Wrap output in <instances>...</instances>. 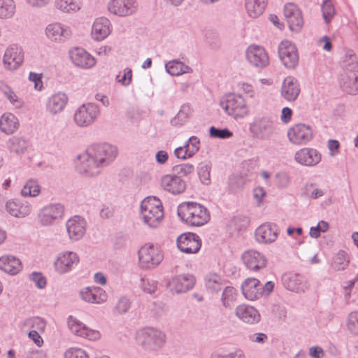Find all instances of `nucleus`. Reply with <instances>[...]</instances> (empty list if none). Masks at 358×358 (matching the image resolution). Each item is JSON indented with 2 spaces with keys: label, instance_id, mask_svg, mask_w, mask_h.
<instances>
[{
  "label": "nucleus",
  "instance_id": "obj_1",
  "mask_svg": "<svg viewBox=\"0 0 358 358\" xmlns=\"http://www.w3.org/2000/svg\"><path fill=\"white\" fill-rule=\"evenodd\" d=\"M178 215L186 224L201 227L210 219V215L204 206L193 201L181 203L177 209Z\"/></svg>",
  "mask_w": 358,
  "mask_h": 358
},
{
  "label": "nucleus",
  "instance_id": "obj_2",
  "mask_svg": "<svg viewBox=\"0 0 358 358\" xmlns=\"http://www.w3.org/2000/svg\"><path fill=\"white\" fill-rule=\"evenodd\" d=\"M136 341L144 351L157 352L165 345L166 335L159 329L145 327L136 332Z\"/></svg>",
  "mask_w": 358,
  "mask_h": 358
},
{
  "label": "nucleus",
  "instance_id": "obj_3",
  "mask_svg": "<svg viewBox=\"0 0 358 358\" xmlns=\"http://www.w3.org/2000/svg\"><path fill=\"white\" fill-rule=\"evenodd\" d=\"M140 215L143 222L150 228H157L164 219L162 201L155 196H148L141 203Z\"/></svg>",
  "mask_w": 358,
  "mask_h": 358
},
{
  "label": "nucleus",
  "instance_id": "obj_4",
  "mask_svg": "<svg viewBox=\"0 0 358 358\" xmlns=\"http://www.w3.org/2000/svg\"><path fill=\"white\" fill-rule=\"evenodd\" d=\"M220 106L236 120L243 119L250 113L246 100L239 94H226L220 101Z\"/></svg>",
  "mask_w": 358,
  "mask_h": 358
},
{
  "label": "nucleus",
  "instance_id": "obj_5",
  "mask_svg": "<svg viewBox=\"0 0 358 358\" xmlns=\"http://www.w3.org/2000/svg\"><path fill=\"white\" fill-rule=\"evenodd\" d=\"M249 131L257 139L266 141L275 134L276 125L275 121L269 116H262L255 118L250 124Z\"/></svg>",
  "mask_w": 358,
  "mask_h": 358
},
{
  "label": "nucleus",
  "instance_id": "obj_6",
  "mask_svg": "<svg viewBox=\"0 0 358 358\" xmlns=\"http://www.w3.org/2000/svg\"><path fill=\"white\" fill-rule=\"evenodd\" d=\"M163 259V252L157 245L147 243L138 250L139 264L143 268H154L161 264Z\"/></svg>",
  "mask_w": 358,
  "mask_h": 358
},
{
  "label": "nucleus",
  "instance_id": "obj_7",
  "mask_svg": "<svg viewBox=\"0 0 358 358\" xmlns=\"http://www.w3.org/2000/svg\"><path fill=\"white\" fill-rule=\"evenodd\" d=\"M100 115L99 106L92 102L80 105L73 114V121L79 127H87L94 124Z\"/></svg>",
  "mask_w": 358,
  "mask_h": 358
},
{
  "label": "nucleus",
  "instance_id": "obj_8",
  "mask_svg": "<svg viewBox=\"0 0 358 358\" xmlns=\"http://www.w3.org/2000/svg\"><path fill=\"white\" fill-rule=\"evenodd\" d=\"M139 4L137 0H109L107 10L120 17L132 16L137 13Z\"/></svg>",
  "mask_w": 358,
  "mask_h": 358
},
{
  "label": "nucleus",
  "instance_id": "obj_9",
  "mask_svg": "<svg viewBox=\"0 0 358 358\" xmlns=\"http://www.w3.org/2000/svg\"><path fill=\"white\" fill-rule=\"evenodd\" d=\"M88 150L102 168L114 161L117 155V148L108 143L93 145Z\"/></svg>",
  "mask_w": 358,
  "mask_h": 358
},
{
  "label": "nucleus",
  "instance_id": "obj_10",
  "mask_svg": "<svg viewBox=\"0 0 358 358\" xmlns=\"http://www.w3.org/2000/svg\"><path fill=\"white\" fill-rule=\"evenodd\" d=\"M64 206L59 203H53L43 206L38 214V220L42 226H50L62 219Z\"/></svg>",
  "mask_w": 358,
  "mask_h": 358
},
{
  "label": "nucleus",
  "instance_id": "obj_11",
  "mask_svg": "<svg viewBox=\"0 0 358 358\" xmlns=\"http://www.w3.org/2000/svg\"><path fill=\"white\" fill-rule=\"evenodd\" d=\"M278 55L287 69H294L299 64V53L296 45L289 41H282L278 45Z\"/></svg>",
  "mask_w": 358,
  "mask_h": 358
},
{
  "label": "nucleus",
  "instance_id": "obj_12",
  "mask_svg": "<svg viewBox=\"0 0 358 358\" xmlns=\"http://www.w3.org/2000/svg\"><path fill=\"white\" fill-rule=\"evenodd\" d=\"M287 138L292 144L306 145L313 139V131L308 124H296L287 130Z\"/></svg>",
  "mask_w": 358,
  "mask_h": 358
},
{
  "label": "nucleus",
  "instance_id": "obj_13",
  "mask_svg": "<svg viewBox=\"0 0 358 358\" xmlns=\"http://www.w3.org/2000/svg\"><path fill=\"white\" fill-rule=\"evenodd\" d=\"M76 167L80 173L88 177L100 174L102 169L88 149L78 156Z\"/></svg>",
  "mask_w": 358,
  "mask_h": 358
},
{
  "label": "nucleus",
  "instance_id": "obj_14",
  "mask_svg": "<svg viewBox=\"0 0 358 358\" xmlns=\"http://www.w3.org/2000/svg\"><path fill=\"white\" fill-rule=\"evenodd\" d=\"M247 61L254 67L263 69L269 64L268 55L261 45H250L245 51Z\"/></svg>",
  "mask_w": 358,
  "mask_h": 358
},
{
  "label": "nucleus",
  "instance_id": "obj_15",
  "mask_svg": "<svg viewBox=\"0 0 358 358\" xmlns=\"http://www.w3.org/2000/svg\"><path fill=\"white\" fill-rule=\"evenodd\" d=\"M279 233L280 229L276 224L265 222L256 229L255 240L261 244H271L277 240Z\"/></svg>",
  "mask_w": 358,
  "mask_h": 358
},
{
  "label": "nucleus",
  "instance_id": "obj_16",
  "mask_svg": "<svg viewBox=\"0 0 358 358\" xmlns=\"http://www.w3.org/2000/svg\"><path fill=\"white\" fill-rule=\"evenodd\" d=\"M24 62V51L22 48L16 45H13L6 48L3 64L6 69L15 71L22 66Z\"/></svg>",
  "mask_w": 358,
  "mask_h": 358
},
{
  "label": "nucleus",
  "instance_id": "obj_17",
  "mask_svg": "<svg viewBox=\"0 0 358 358\" xmlns=\"http://www.w3.org/2000/svg\"><path fill=\"white\" fill-rule=\"evenodd\" d=\"M195 278L191 274H181L172 277L167 282V288L172 294H181L193 288Z\"/></svg>",
  "mask_w": 358,
  "mask_h": 358
},
{
  "label": "nucleus",
  "instance_id": "obj_18",
  "mask_svg": "<svg viewBox=\"0 0 358 358\" xmlns=\"http://www.w3.org/2000/svg\"><path fill=\"white\" fill-rule=\"evenodd\" d=\"M71 62L77 67L83 69H90L96 63V59L85 49L73 48L69 52Z\"/></svg>",
  "mask_w": 358,
  "mask_h": 358
},
{
  "label": "nucleus",
  "instance_id": "obj_19",
  "mask_svg": "<svg viewBox=\"0 0 358 358\" xmlns=\"http://www.w3.org/2000/svg\"><path fill=\"white\" fill-rule=\"evenodd\" d=\"M45 34L50 41L62 43L71 37L72 31L70 27L60 22H55L46 26Z\"/></svg>",
  "mask_w": 358,
  "mask_h": 358
},
{
  "label": "nucleus",
  "instance_id": "obj_20",
  "mask_svg": "<svg viewBox=\"0 0 358 358\" xmlns=\"http://www.w3.org/2000/svg\"><path fill=\"white\" fill-rule=\"evenodd\" d=\"M68 326L70 331L77 336L90 341H96L100 338L101 334L99 331L90 329L84 323L73 316L69 317Z\"/></svg>",
  "mask_w": 358,
  "mask_h": 358
},
{
  "label": "nucleus",
  "instance_id": "obj_21",
  "mask_svg": "<svg viewBox=\"0 0 358 358\" xmlns=\"http://www.w3.org/2000/svg\"><path fill=\"white\" fill-rule=\"evenodd\" d=\"M177 245L180 251L187 254H194L200 250L201 240L196 234L186 233L178 236Z\"/></svg>",
  "mask_w": 358,
  "mask_h": 358
},
{
  "label": "nucleus",
  "instance_id": "obj_22",
  "mask_svg": "<svg viewBox=\"0 0 358 358\" xmlns=\"http://www.w3.org/2000/svg\"><path fill=\"white\" fill-rule=\"evenodd\" d=\"M161 187L173 195L180 194L186 189V182L176 174H166L160 180Z\"/></svg>",
  "mask_w": 358,
  "mask_h": 358
},
{
  "label": "nucleus",
  "instance_id": "obj_23",
  "mask_svg": "<svg viewBox=\"0 0 358 358\" xmlns=\"http://www.w3.org/2000/svg\"><path fill=\"white\" fill-rule=\"evenodd\" d=\"M284 15L290 30L299 31L303 25L301 11L296 5L288 3L284 6Z\"/></svg>",
  "mask_w": 358,
  "mask_h": 358
},
{
  "label": "nucleus",
  "instance_id": "obj_24",
  "mask_svg": "<svg viewBox=\"0 0 358 358\" xmlns=\"http://www.w3.org/2000/svg\"><path fill=\"white\" fill-rule=\"evenodd\" d=\"M78 255L73 252H64L58 255L54 265L59 273L71 271L79 262Z\"/></svg>",
  "mask_w": 358,
  "mask_h": 358
},
{
  "label": "nucleus",
  "instance_id": "obj_25",
  "mask_svg": "<svg viewBox=\"0 0 358 358\" xmlns=\"http://www.w3.org/2000/svg\"><path fill=\"white\" fill-rule=\"evenodd\" d=\"M296 162L303 166H315L322 160L321 153L313 148H303L296 152L294 155Z\"/></svg>",
  "mask_w": 358,
  "mask_h": 358
},
{
  "label": "nucleus",
  "instance_id": "obj_26",
  "mask_svg": "<svg viewBox=\"0 0 358 358\" xmlns=\"http://www.w3.org/2000/svg\"><path fill=\"white\" fill-rule=\"evenodd\" d=\"M79 296L85 302L101 304L108 299L106 292L99 287H86L80 289Z\"/></svg>",
  "mask_w": 358,
  "mask_h": 358
},
{
  "label": "nucleus",
  "instance_id": "obj_27",
  "mask_svg": "<svg viewBox=\"0 0 358 358\" xmlns=\"http://www.w3.org/2000/svg\"><path fill=\"white\" fill-rule=\"evenodd\" d=\"M242 259L245 266L253 271H257L265 268L267 264L266 257L254 250L245 251L242 255Z\"/></svg>",
  "mask_w": 358,
  "mask_h": 358
},
{
  "label": "nucleus",
  "instance_id": "obj_28",
  "mask_svg": "<svg viewBox=\"0 0 358 358\" xmlns=\"http://www.w3.org/2000/svg\"><path fill=\"white\" fill-rule=\"evenodd\" d=\"M6 210L12 216L23 218L31 213V205L25 200L15 199L6 202Z\"/></svg>",
  "mask_w": 358,
  "mask_h": 358
},
{
  "label": "nucleus",
  "instance_id": "obj_29",
  "mask_svg": "<svg viewBox=\"0 0 358 358\" xmlns=\"http://www.w3.org/2000/svg\"><path fill=\"white\" fill-rule=\"evenodd\" d=\"M66 231L72 241L81 239L86 231V222L80 216H73L66 222Z\"/></svg>",
  "mask_w": 358,
  "mask_h": 358
},
{
  "label": "nucleus",
  "instance_id": "obj_30",
  "mask_svg": "<svg viewBox=\"0 0 358 358\" xmlns=\"http://www.w3.org/2000/svg\"><path fill=\"white\" fill-rule=\"evenodd\" d=\"M112 31L110 21L105 17L96 18L92 27L91 36L93 40L101 41L105 39Z\"/></svg>",
  "mask_w": 358,
  "mask_h": 358
},
{
  "label": "nucleus",
  "instance_id": "obj_31",
  "mask_svg": "<svg viewBox=\"0 0 358 358\" xmlns=\"http://www.w3.org/2000/svg\"><path fill=\"white\" fill-rule=\"evenodd\" d=\"M301 92L300 85L293 76L286 77L282 83L281 96L287 101H294Z\"/></svg>",
  "mask_w": 358,
  "mask_h": 358
},
{
  "label": "nucleus",
  "instance_id": "obj_32",
  "mask_svg": "<svg viewBox=\"0 0 358 358\" xmlns=\"http://www.w3.org/2000/svg\"><path fill=\"white\" fill-rule=\"evenodd\" d=\"M18 117L10 112H5L0 116V131L6 135L15 134L20 128Z\"/></svg>",
  "mask_w": 358,
  "mask_h": 358
},
{
  "label": "nucleus",
  "instance_id": "obj_33",
  "mask_svg": "<svg viewBox=\"0 0 358 358\" xmlns=\"http://www.w3.org/2000/svg\"><path fill=\"white\" fill-rule=\"evenodd\" d=\"M236 316L248 324H256L260 320V314L253 306L241 304L235 309Z\"/></svg>",
  "mask_w": 358,
  "mask_h": 358
},
{
  "label": "nucleus",
  "instance_id": "obj_34",
  "mask_svg": "<svg viewBox=\"0 0 358 358\" xmlns=\"http://www.w3.org/2000/svg\"><path fill=\"white\" fill-rule=\"evenodd\" d=\"M67 103V95L63 92H57L48 99L45 106L46 110L51 115H55L64 110Z\"/></svg>",
  "mask_w": 358,
  "mask_h": 358
},
{
  "label": "nucleus",
  "instance_id": "obj_35",
  "mask_svg": "<svg viewBox=\"0 0 358 358\" xmlns=\"http://www.w3.org/2000/svg\"><path fill=\"white\" fill-rule=\"evenodd\" d=\"M241 288L244 296L253 301L262 294L263 285L256 278H248L242 284Z\"/></svg>",
  "mask_w": 358,
  "mask_h": 358
},
{
  "label": "nucleus",
  "instance_id": "obj_36",
  "mask_svg": "<svg viewBox=\"0 0 358 358\" xmlns=\"http://www.w3.org/2000/svg\"><path fill=\"white\" fill-rule=\"evenodd\" d=\"M284 287L292 292H299L304 290V278L295 273H285L282 277Z\"/></svg>",
  "mask_w": 358,
  "mask_h": 358
},
{
  "label": "nucleus",
  "instance_id": "obj_37",
  "mask_svg": "<svg viewBox=\"0 0 358 358\" xmlns=\"http://www.w3.org/2000/svg\"><path fill=\"white\" fill-rule=\"evenodd\" d=\"M340 84L347 93L357 94L358 92V71L343 73L341 76Z\"/></svg>",
  "mask_w": 358,
  "mask_h": 358
},
{
  "label": "nucleus",
  "instance_id": "obj_38",
  "mask_svg": "<svg viewBox=\"0 0 358 358\" xmlns=\"http://www.w3.org/2000/svg\"><path fill=\"white\" fill-rule=\"evenodd\" d=\"M0 269L6 273L15 275L22 269V264L14 256L3 255L0 257Z\"/></svg>",
  "mask_w": 358,
  "mask_h": 358
},
{
  "label": "nucleus",
  "instance_id": "obj_39",
  "mask_svg": "<svg viewBox=\"0 0 358 358\" xmlns=\"http://www.w3.org/2000/svg\"><path fill=\"white\" fill-rule=\"evenodd\" d=\"M0 92L14 108L20 109L24 106V101L16 94L11 87L3 82H0Z\"/></svg>",
  "mask_w": 358,
  "mask_h": 358
},
{
  "label": "nucleus",
  "instance_id": "obj_40",
  "mask_svg": "<svg viewBox=\"0 0 358 358\" xmlns=\"http://www.w3.org/2000/svg\"><path fill=\"white\" fill-rule=\"evenodd\" d=\"M165 69L166 71L172 76H179L185 73H191L193 72L190 66L178 59L168 62L165 64Z\"/></svg>",
  "mask_w": 358,
  "mask_h": 358
},
{
  "label": "nucleus",
  "instance_id": "obj_41",
  "mask_svg": "<svg viewBox=\"0 0 358 358\" xmlns=\"http://www.w3.org/2000/svg\"><path fill=\"white\" fill-rule=\"evenodd\" d=\"M266 6L264 0H245V8L248 15L252 18L260 16Z\"/></svg>",
  "mask_w": 358,
  "mask_h": 358
},
{
  "label": "nucleus",
  "instance_id": "obj_42",
  "mask_svg": "<svg viewBox=\"0 0 358 358\" xmlns=\"http://www.w3.org/2000/svg\"><path fill=\"white\" fill-rule=\"evenodd\" d=\"M56 9L64 13H72L78 11L82 6L81 0H55Z\"/></svg>",
  "mask_w": 358,
  "mask_h": 358
},
{
  "label": "nucleus",
  "instance_id": "obj_43",
  "mask_svg": "<svg viewBox=\"0 0 358 358\" xmlns=\"http://www.w3.org/2000/svg\"><path fill=\"white\" fill-rule=\"evenodd\" d=\"M46 325V321L43 318L35 316L25 319L22 322V327L23 329H31L30 331L43 333Z\"/></svg>",
  "mask_w": 358,
  "mask_h": 358
},
{
  "label": "nucleus",
  "instance_id": "obj_44",
  "mask_svg": "<svg viewBox=\"0 0 358 358\" xmlns=\"http://www.w3.org/2000/svg\"><path fill=\"white\" fill-rule=\"evenodd\" d=\"M205 287L211 292H217L222 288L224 280L216 273H209L204 278Z\"/></svg>",
  "mask_w": 358,
  "mask_h": 358
},
{
  "label": "nucleus",
  "instance_id": "obj_45",
  "mask_svg": "<svg viewBox=\"0 0 358 358\" xmlns=\"http://www.w3.org/2000/svg\"><path fill=\"white\" fill-rule=\"evenodd\" d=\"M192 110L189 104H183L176 116L171 120V123L174 127L184 125L192 115Z\"/></svg>",
  "mask_w": 358,
  "mask_h": 358
},
{
  "label": "nucleus",
  "instance_id": "obj_46",
  "mask_svg": "<svg viewBox=\"0 0 358 358\" xmlns=\"http://www.w3.org/2000/svg\"><path fill=\"white\" fill-rule=\"evenodd\" d=\"M16 4L14 0H0V19L9 20L14 17Z\"/></svg>",
  "mask_w": 358,
  "mask_h": 358
},
{
  "label": "nucleus",
  "instance_id": "obj_47",
  "mask_svg": "<svg viewBox=\"0 0 358 358\" xmlns=\"http://www.w3.org/2000/svg\"><path fill=\"white\" fill-rule=\"evenodd\" d=\"M21 195L24 197H36L41 193L38 182L33 178L29 179L21 189Z\"/></svg>",
  "mask_w": 358,
  "mask_h": 358
},
{
  "label": "nucleus",
  "instance_id": "obj_48",
  "mask_svg": "<svg viewBox=\"0 0 358 358\" xmlns=\"http://www.w3.org/2000/svg\"><path fill=\"white\" fill-rule=\"evenodd\" d=\"M341 64L345 72L358 71L357 58L352 50L346 52L342 59Z\"/></svg>",
  "mask_w": 358,
  "mask_h": 358
},
{
  "label": "nucleus",
  "instance_id": "obj_49",
  "mask_svg": "<svg viewBox=\"0 0 358 358\" xmlns=\"http://www.w3.org/2000/svg\"><path fill=\"white\" fill-rule=\"evenodd\" d=\"M349 262L348 254L343 250H340L333 257L331 266L336 271H343L348 266Z\"/></svg>",
  "mask_w": 358,
  "mask_h": 358
},
{
  "label": "nucleus",
  "instance_id": "obj_50",
  "mask_svg": "<svg viewBox=\"0 0 358 358\" xmlns=\"http://www.w3.org/2000/svg\"><path fill=\"white\" fill-rule=\"evenodd\" d=\"M8 148L11 152L16 154L23 153L27 146V141L19 137H13L8 141Z\"/></svg>",
  "mask_w": 358,
  "mask_h": 358
},
{
  "label": "nucleus",
  "instance_id": "obj_51",
  "mask_svg": "<svg viewBox=\"0 0 358 358\" xmlns=\"http://www.w3.org/2000/svg\"><path fill=\"white\" fill-rule=\"evenodd\" d=\"M237 292L234 287L231 286L226 287L222 294L221 301L224 307H231L236 300Z\"/></svg>",
  "mask_w": 358,
  "mask_h": 358
},
{
  "label": "nucleus",
  "instance_id": "obj_52",
  "mask_svg": "<svg viewBox=\"0 0 358 358\" xmlns=\"http://www.w3.org/2000/svg\"><path fill=\"white\" fill-rule=\"evenodd\" d=\"M211 164L210 162H201L198 168V175L201 182L204 185L210 182Z\"/></svg>",
  "mask_w": 358,
  "mask_h": 358
},
{
  "label": "nucleus",
  "instance_id": "obj_53",
  "mask_svg": "<svg viewBox=\"0 0 358 358\" xmlns=\"http://www.w3.org/2000/svg\"><path fill=\"white\" fill-rule=\"evenodd\" d=\"M139 286L144 292L151 294L156 292L158 282L152 278L143 277L140 280Z\"/></svg>",
  "mask_w": 358,
  "mask_h": 358
},
{
  "label": "nucleus",
  "instance_id": "obj_54",
  "mask_svg": "<svg viewBox=\"0 0 358 358\" xmlns=\"http://www.w3.org/2000/svg\"><path fill=\"white\" fill-rule=\"evenodd\" d=\"M131 301L127 297L122 296L117 300L113 310L117 315L125 314L131 308Z\"/></svg>",
  "mask_w": 358,
  "mask_h": 358
},
{
  "label": "nucleus",
  "instance_id": "obj_55",
  "mask_svg": "<svg viewBox=\"0 0 358 358\" xmlns=\"http://www.w3.org/2000/svg\"><path fill=\"white\" fill-rule=\"evenodd\" d=\"M322 16L326 22L329 23L335 15V8L331 0H324L322 5Z\"/></svg>",
  "mask_w": 358,
  "mask_h": 358
},
{
  "label": "nucleus",
  "instance_id": "obj_56",
  "mask_svg": "<svg viewBox=\"0 0 358 358\" xmlns=\"http://www.w3.org/2000/svg\"><path fill=\"white\" fill-rule=\"evenodd\" d=\"M64 358H90L87 352L80 348H70L64 353Z\"/></svg>",
  "mask_w": 358,
  "mask_h": 358
},
{
  "label": "nucleus",
  "instance_id": "obj_57",
  "mask_svg": "<svg viewBox=\"0 0 358 358\" xmlns=\"http://www.w3.org/2000/svg\"><path fill=\"white\" fill-rule=\"evenodd\" d=\"M306 189L309 196L314 199L322 197L325 194L324 189L320 187V186L315 183L306 185Z\"/></svg>",
  "mask_w": 358,
  "mask_h": 358
},
{
  "label": "nucleus",
  "instance_id": "obj_58",
  "mask_svg": "<svg viewBox=\"0 0 358 358\" xmlns=\"http://www.w3.org/2000/svg\"><path fill=\"white\" fill-rule=\"evenodd\" d=\"M200 140L195 136H192L185 142V145L189 152V155L192 157L199 150Z\"/></svg>",
  "mask_w": 358,
  "mask_h": 358
},
{
  "label": "nucleus",
  "instance_id": "obj_59",
  "mask_svg": "<svg viewBox=\"0 0 358 358\" xmlns=\"http://www.w3.org/2000/svg\"><path fill=\"white\" fill-rule=\"evenodd\" d=\"M347 327L353 334H358V312L354 311L349 314L347 319Z\"/></svg>",
  "mask_w": 358,
  "mask_h": 358
},
{
  "label": "nucleus",
  "instance_id": "obj_60",
  "mask_svg": "<svg viewBox=\"0 0 358 358\" xmlns=\"http://www.w3.org/2000/svg\"><path fill=\"white\" fill-rule=\"evenodd\" d=\"M209 131L210 136L213 138L225 139L233 136L232 132L227 129H217L215 127H211Z\"/></svg>",
  "mask_w": 358,
  "mask_h": 358
},
{
  "label": "nucleus",
  "instance_id": "obj_61",
  "mask_svg": "<svg viewBox=\"0 0 358 358\" xmlns=\"http://www.w3.org/2000/svg\"><path fill=\"white\" fill-rule=\"evenodd\" d=\"M118 83H121L123 86H128L132 81V70L129 68H126L122 71V76L121 73L116 77Z\"/></svg>",
  "mask_w": 358,
  "mask_h": 358
},
{
  "label": "nucleus",
  "instance_id": "obj_62",
  "mask_svg": "<svg viewBox=\"0 0 358 358\" xmlns=\"http://www.w3.org/2000/svg\"><path fill=\"white\" fill-rule=\"evenodd\" d=\"M42 78V73L34 72H30L28 77L29 80L34 83V89L38 91H41L43 87Z\"/></svg>",
  "mask_w": 358,
  "mask_h": 358
},
{
  "label": "nucleus",
  "instance_id": "obj_63",
  "mask_svg": "<svg viewBox=\"0 0 358 358\" xmlns=\"http://www.w3.org/2000/svg\"><path fill=\"white\" fill-rule=\"evenodd\" d=\"M174 169L178 174H180L184 176H189V174L193 173L194 170V166L189 163L179 164L176 166Z\"/></svg>",
  "mask_w": 358,
  "mask_h": 358
},
{
  "label": "nucleus",
  "instance_id": "obj_64",
  "mask_svg": "<svg viewBox=\"0 0 358 358\" xmlns=\"http://www.w3.org/2000/svg\"><path fill=\"white\" fill-rule=\"evenodd\" d=\"M30 279L34 282L35 285L38 288L43 289L46 285V280L41 273H32L30 275Z\"/></svg>",
  "mask_w": 358,
  "mask_h": 358
}]
</instances>
